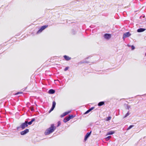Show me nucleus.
<instances>
[{
	"label": "nucleus",
	"mask_w": 146,
	"mask_h": 146,
	"mask_svg": "<svg viewBox=\"0 0 146 146\" xmlns=\"http://www.w3.org/2000/svg\"><path fill=\"white\" fill-rule=\"evenodd\" d=\"M60 124H61V122H60V121H58V125H57V127H58L60 125Z\"/></svg>",
	"instance_id": "21"
},
{
	"label": "nucleus",
	"mask_w": 146,
	"mask_h": 146,
	"mask_svg": "<svg viewBox=\"0 0 146 146\" xmlns=\"http://www.w3.org/2000/svg\"><path fill=\"white\" fill-rule=\"evenodd\" d=\"M68 116V117H70V119L74 117L72 115H69Z\"/></svg>",
	"instance_id": "24"
},
{
	"label": "nucleus",
	"mask_w": 146,
	"mask_h": 146,
	"mask_svg": "<svg viewBox=\"0 0 146 146\" xmlns=\"http://www.w3.org/2000/svg\"><path fill=\"white\" fill-rule=\"evenodd\" d=\"M111 119V117H109L107 118L106 120L107 121H108L110 120Z\"/></svg>",
	"instance_id": "23"
},
{
	"label": "nucleus",
	"mask_w": 146,
	"mask_h": 146,
	"mask_svg": "<svg viewBox=\"0 0 146 146\" xmlns=\"http://www.w3.org/2000/svg\"><path fill=\"white\" fill-rule=\"evenodd\" d=\"M55 92V90L52 89H50L48 91V93L50 94H53Z\"/></svg>",
	"instance_id": "11"
},
{
	"label": "nucleus",
	"mask_w": 146,
	"mask_h": 146,
	"mask_svg": "<svg viewBox=\"0 0 146 146\" xmlns=\"http://www.w3.org/2000/svg\"><path fill=\"white\" fill-rule=\"evenodd\" d=\"M131 49H132V50H133L135 48V47L134 46H133V45L131 46Z\"/></svg>",
	"instance_id": "26"
},
{
	"label": "nucleus",
	"mask_w": 146,
	"mask_h": 146,
	"mask_svg": "<svg viewBox=\"0 0 146 146\" xmlns=\"http://www.w3.org/2000/svg\"><path fill=\"white\" fill-rule=\"evenodd\" d=\"M76 32H75V31H74V30H72V33L73 34V35H74L75 34Z\"/></svg>",
	"instance_id": "20"
},
{
	"label": "nucleus",
	"mask_w": 146,
	"mask_h": 146,
	"mask_svg": "<svg viewBox=\"0 0 146 146\" xmlns=\"http://www.w3.org/2000/svg\"><path fill=\"white\" fill-rule=\"evenodd\" d=\"M55 108L54 107H52L50 110H49V112H51L52 111V110H54V109Z\"/></svg>",
	"instance_id": "19"
},
{
	"label": "nucleus",
	"mask_w": 146,
	"mask_h": 146,
	"mask_svg": "<svg viewBox=\"0 0 146 146\" xmlns=\"http://www.w3.org/2000/svg\"><path fill=\"white\" fill-rule=\"evenodd\" d=\"M63 57L65 59L66 61H68L71 59L70 57L66 55H64Z\"/></svg>",
	"instance_id": "9"
},
{
	"label": "nucleus",
	"mask_w": 146,
	"mask_h": 146,
	"mask_svg": "<svg viewBox=\"0 0 146 146\" xmlns=\"http://www.w3.org/2000/svg\"><path fill=\"white\" fill-rule=\"evenodd\" d=\"M19 94H23V92H17V93H16L15 94V95H17Z\"/></svg>",
	"instance_id": "27"
},
{
	"label": "nucleus",
	"mask_w": 146,
	"mask_h": 146,
	"mask_svg": "<svg viewBox=\"0 0 146 146\" xmlns=\"http://www.w3.org/2000/svg\"><path fill=\"white\" fill-rule=\"evenodd\" d=\"M145 56H146V53L145 54Z\"/></svg>",
	"instance_id": "33"
},
{
	"label": "nucleus",
	"mask_w": 146,
	"mask_h": 146,
	"mask_svg": "<svg viewBox=\"0 0 146 146\" xmlns=\"http://www.w3.org/2000/svg\"><path fill=\"white\" fill-rule=\"evenodd\" d=\"M56 103L55 101H53L52 102V106L54 108L55 107Z\"/></svg>",
	"instance_id": "15"
},
{
	"label": "nucleus",
	"mask_w": 146,
	"mask_h": 146,
	"mask_svg": "<svg viewBox=\"0 0 146 146\" xmlns=\"http://www.w3.org/2000/svg\"><path fill=\"white\" fill-rule=\"evenodd\" d=\"M90 112V111L89 110V109L87 110L84 113V114H86L87 113H89Z\"/></svg>",
	"instance_id": "22"
},
{
	"label": "nucleus",
	"mask_w": 146,
	"mask_h": 146,
	"mask_svg": "<svg viewBox=\"0 0 146 146\" xmlns=\"http://www.w3.org/2000/svg\"><path fill=\"white\" fill-rule=\"evenodd\" d=\"M94 108V107H92L91 108L89 109V110L90 111L93 110Z\"/></svg>",
	"instance_id": "25"
},
{
	"label": "nucleus",
	"mask_w": 146,
	"mask_h": 146,
	"mask_svg": "<svg viewBox=\"0 0 146 146\" xmlns=\"http://www.w3.org/2000/svg\"><path fill=\"white\" fill-rule=\"evenodd\" d=\"M70 111H68L65 112L63 113L64 114V115H65V116H66V115H68L70 113Z\"/></svg>",
	"instance_id": "14"
},
{
	"label": "nucleus",
	"mask_w": 146,
	"mask_h": 146,
	"mask_svg": "<svg viewBox=\"0 0 146 146\" xmlns=\"http://www.w3.org/2000/svg\"><path fill=\"white\" fill-rule=\"evenodd\" d=\"M91 133V131L90 132L87 133L85 135L84 139V140L86 141L87 138L90 136Z\"/></svg>",
	"instance_id": "7"
},
{
	"label": "nucleus",
	"mask_w": 146,
	"mask_h": 146,
	"mask_svg": "<svg viewBox=\"0 0 146 146\" xmlns=\"http://www.w3.org/2000/svg\"><path fill=\"white\" fill-rule=\"evenodd\" d=\"M35 119L34 118H33V119H31V121L33 123V121H35Z\"/></svg>",
	"instance_id": "31"
},
{
	"label": "nucleus",
	"mask_w": 146,
	"mask_h": 146,
	"mask_svg": "<svg viewBox=\"0 0 146 146\" xmlns=\"http://www.w3.org/2000/svg\"><path fill=\"white\" fill-rule=\"evenodd\" d=\"M48 25H44L41 27L37 31V34H38L41 32L42 31L46 29Z\"/></svg>",
	"instance_id": "4"
},
{
	"label": "nucleus",
	"mask_w": 146,
	"mask_h": 146,
	"mask_svg": "<svg viewBox=\"0 0 146 146\" xmlns=\"http://www.w3.org/2000/svg\"><path fill=\"white\" fill-rule=\"evenodd\" d=\"M28 126V122L26 121L24 123H22L20 126L17 127V129L19 130V129L21 128L22 129H23L27 127Z\"/></svg>",
	"instance_id": "2"
},
{
	"label": "nucleus",
	"mask_w": 146,
	"mask_h": 146,
	"mask_svg": "<svg viewBox=\"0 0 146 146\" xmlns=\"http://www.w3.org/2000/svg\"><path fill=\"white\" fill-rule=\"evenodd\" d=\"M104 104H105V102H104L102 101V102H99L98 103V106H101L104 105Z\"/></svg>",
	"instance_id": "12"
},
{
	"label": "nucleus",
	"mask_w": 146,
	"mask_h": 146,
	"mask_svg": "<svg viewBox=\"0 0 146 146\" xmlns=\"http://www.w3.org/2000/svg\"><path fill=\"white\" fill-rule=\"evenodd\" d=\"M104 37L105 38L108 40L111 38V35L109 34L106 33L104 35Z\"/></svg>",
	"instance_id": "6"
},
{
	"label": "nucleus",
	"mask_w": 146,
	"mask_h": 146,
	"mask_svg": "<svg viewBox=\"0 0 146 146\" xmlns=\"http://www.w3.org/2000/svg\"><path fill=\"white\" fill-rule=\"evenodd\" d=\"M29 130L28 129H26L24 131H22L21 132L20 134L21 135H24L26 133H27L28 132H29Z\"/></svg>",
	"instance_id": "5"
},
{
	"label": "nucleus",
	"mask_w": 146,
	"mask_h": 146,
	"mask_svg": "<svg viewBox=\"0 0 146 146\" xmlns=\"http://www.w3.org/2000/svg\"><path fill=\"white\" fill-rule=\"evenodd\" d=\"M111 137L110 136H108L106 138V140L107 141H108L110 139Z\"/></svg>",
	"instance_id": "17"
},
{
	"label": "nucleus",
	"mask_w": 146,
	"mask_h": 146,
	"mask_svg": "<svg viewBox=\"0 0 146 146\" xmlns=\"http://www.w3.org/2000/svg\"><path fill=\"white\" fill-rule=\"evenodd\" d=\"M32 123V122L31 121L29 122H28V125L29 124V125H31Z\"/></svg>",
	"instance_id": "28"
},
{
	"label": "nucleus",
	"mask_w": 146,
	"mask_h": 146,
	"mask_svg": "<svg viewBox=\"0 0 146 146\" xmlns=\"http://www.w3.org/2000/svg\"><path fill=\"white\" fill-rule=\"evenodd\" d=\"M68 67H66V68H65L64 69V70L65 71H66V70H67L68 69Z\"/></svg>",
	"instance_id": "30"
},
{
	"label": "nucleus",
	"mask_w": 146,
	"mask_h": 146,
	"mask_svg": "<svg viewBox=\"0 0 146 146\" xmlns=\"http://www.w3.org/2000/svg\"><path fill=\"white\" fill-rule=\"evenodd\" d=\"M70 119V117H68V116H66L64 119L63 120V122L64 123H66L68 121H69Z\"/></svg>",
	"instance_id": "8"
},
{
	"label": "nucleus",
	"mask_w": 146,
	"mask_h": 146,
	"mask_svg": "<svg viewBox=\"0 0 146 146\" xmlns=\"http://www.w3.org/2000/svg\"><path fill=\"white\" fill-rule=\"evenodd\" d=\"M133 126V125H131L129 126V127L127 128V130H129V129H130L132 128Z\"/></svg>",
	"instance_id": "18"
},
{
	"label": "nucleus",
	"mask_w": 146,
	"mask_h": 146,
	"mask_svg": "<svg viewBox=\"0 0 146 146\" xmlns=\"http://www.w3.org/2000/svg\"><path fill=\"white\" fill-rule=\"evenodd\" d=\"M56 129V127L54 126V124H52L50 127L48 128L45 132V135H48L53 132Z\"/></svg>",
	"instance_id": "1"
},
{
	"label": "nucleus",
	"mask_w": 146,
	"mask_h": 146,
	"mask_svg": "<svg viewBox=\"0 0 146 146\" xmlns=\"http://www.w3.org/2000/svg\"><path fill=\"white\" fill-rule=\"evenodd\" d=\"M131 35V34L129 32H127L123 34V38L124 40L125 38L129 37Z\"/></svg>",
	"instance_id": "3"
},
{
	"label": "nucleus",
	"mask_w": 146,
	"mask_h": 146,
	"mask_svg": "<svg viewBox=\"0 0 146 146\" xmlns=\"http://www.w3.org/2000/svg\"><path fill=\"white\" fill-rule=\"evenodd\" d=\"M129 115V111L124 116L123 118H125L128 116Z\"/></svg>",
	"instance_id": "16"
},
{
	"label": "nucleus",
	"mask_w": 146,
	"mask_h": 146,
	"mask_svg": "<svg viewBox=\"0 0 146 146\" xmlns=\"http://www.w3.org/2000/svg\"><path fill=\"white\" fill-rule=\"evenodd\" d=\"M127 109H128V110H129V108H130V106H129L127 105Z\"/></svg>",
	"instance_id": "32"
},
{
	"label": "nucleus",
	"mask_w": 146,
	"mask_h": 146,
	"mask_svg": "<svg viewBox=\"0 0 146 146\" xmlns=\"http://www.w3.org/2000/svg\"><path fill=\"white\" fill-rule=\"evenodd\" d=\"M145 30V29L141 28L137 29V32L138 33L143 32Z\"/></svg>",
	"instance_id": "10"
},
{
	"label": "nucleus",
	"mask_w": 146,
	"mask_h": 146,
	"mask_svg": "<svg viewBox=\"0 0 146 146\" xmlns=\"http://www.w3.org/2000/svg\"><path fill=\"white\" fill-rule=\"evenodd\" d=\"M65 116V115H64V113H63L60 116V117H64Z\"/></svg>",
	"instance_id": "29"
},
{
	"label": "nucleus",
	"mask_w": 146,
	"mask_h": 146,
	"mask_svg": "<svg viewBox=\"0 0 146 146\" xmlns=\"http://www.w3.org/2000/svg\"><path fill=\"white\" fill-rule=\"evenodd\" d=\"M114 133H115V131H110L107 133V135H112V134Z\"/></svg>",
	"instance_id": "13"
}]
</instances>
